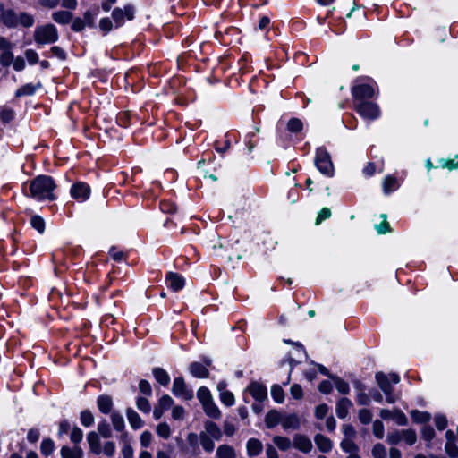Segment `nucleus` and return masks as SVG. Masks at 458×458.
Masks as SVG:
<instances>
[{
	"instance_id": "obj_1",
	"label": "nucleus",
	"mask_w": 458,
	"mask_h": 458,
	"mask_svg": "<svg viewBox=\"0 0 458 458\" xmlns=\"http://www.w3.org/2000/svg\"><path fill=\"white\" fill-rule=\"evenodd\" d=\"M56 185L52 177L47 175H39L34 178L30 184V197L38 200L55 199L54 190Z\"/></svg>"
},
{
	"instance_id": "obj_2",
	"label": "nucleus",
	"mask_w": 458,
	"mask_h": 458,
	"mask_svg": "<svg viewBox=\"0 0 458 458\" xmlns=\"http://www.w3.org/2000/svg\"><path fill=\"white\" fill-rule=\"evenodd\" d=\"M58 39V32L55 25L46 24L38 26L34 31V40L38 44H52Z\"/></svg>"
},
{
	"instance_id": "obj_3",
	"label": "nucleus",
	"mask_w": 458,
	"mask_h": 458,
	"mask_svg": "<svg viewBox=\"0 0 458 458\" xmlns=\"http://www.w3.org/2000/svg\"><path fill=\"white\" fill-rule=\"evenodd\" d=\"M315 165L326 176L332 177L334 175V165L331 157L323 147L318 148L316 150Z\"/></svg>"
},
{
	"instance_id": "obj_4",
	"label": "nucleus",
	"mask_w": 458,
	"mask_h": 458,
	"mask_svg": "<svg viewBox=\"0 0 458 458\" xmlns=\"http://www.w3.org/2000/svg\"><path fill=\"white\" fill-rule=\"evenodd\" d=\"M355 111L364 119L375 120L380 115V109L375 103L369 101L353 102Z\"/></svg>"
},
{
	"instance_id": "obj_5",
	"label": "nucleus",
	"mask_w": 458,
	"mask_h": 458,
	"mask_svg": "<svg viewBox=\"0 0 458 458\" xmlns=\"http://www.w3.org/2000/svg\"><path fill=\"white\" fill-rule=\"evenodd\" d=\"M376 381L379 386V388L384 392L386 394V402L389 403H395L399 396L393 392V386L390 382L389 377L383 373V372H377L375 376Z\"/></svg>"
},
{
	"instance_id": "obj_6",
	"label": "nucleus",
	"mask_w": 458,
	"mask_h": 458,
	"mask_svg": "<svg viewBox=\"0 0 458 458\" xmlns=\"http://www.w3.org/2000/svg\"><path fill=\"white\" fill-rule=\"evenodd\" d=\"M353 102L364 101L373 98L375 90L372 86L365 83L356 84L352 88Z\"/></svg>"
},
{
	"instance_id": "obj_7",
	"label": "nucleus",
	"mask_w": 458,
	"mask_h": 458,
	"mask_svg": "<svg viewBox=\"0 0 458 458\" xmlns=\"http://www.w3.org/2000/svg\"><path fill=\"white\" fill-rule=\"evenodd\" d=\"M172 392L176 396H181L185 400H191L194 396L192 389L189 388L182 377L174 378Z\"/></svg>"
},
{
	"instance_id": "obj_8",
	"label": "nucleus",
	"mask_w": 458,
	"mask_h": 458,
	"mask_svg": "<svg viewBox=\"0 0 458 458\" xmlns=\"http://www.w3.org/2000/svg\"><path fill=\"white\" fill-rule=\"evenodd\" d=\"M112 18L116 27H120L124 23V18L129 21L134 18V8L131 5H126L123 9L114 8L112 12Z\"/></svg>"
},
{
	"instance_id": "obj_9",
	"label": "nucleus",
	"mask_w": 458,
	"mask_h": 458,
	"mask_svg": "<svg viewBox=\"0 0 458 458\" xmlns=\"http://www.w3.org/2000/svg\"><path fill=\"white\" fill-rule=\"evenodd\" d=\"M0 23H4L8 28H16L15 11L6 9L4 4L0 2Z\"/></svg>"
},
{
	"instance_id": "obj_10",
	"label": "nucleus",
	"mask_w": 458,
	"mask_h": 458,
	"mask_svg": "<svg viewBox=\"0 0 458 458\" xmlns=\"http://www.w3.org/2000/svg\"><path fill=\"white\" fill-rule=\"evenodd\" d=\"M90 193V188L84 182H76L71 189V195L73 199L84 201Z\"/></svg>"
},
{
	"instance_id": "obj_11",
	"label": "nucleus",
	"mask_w": 458,
	"mask_h": 458,
	"mask_svg": "<svg viewBox=\"0 0 458 458\" xmlns=\"http://www.w3.org/2000/svg\"><path fill=\"white\" fill-rule=\"evenodd\" d=\"M247 390L258 402H262L267 397V388L258 382H252Z\"/></svg>"
},
{
	"instance_id": "obj_12",
	"label": "nucleus",
	"mask_w": 458,
	"mask_h": 458,
	"mask_svg": "<svg viewBox=\"0 0 458 458\" xmlns=\"http://www.w3.org/2000/svg\"><path fill=\"white\" fill-rule=\"evenodd\" d=\"M293 446L296 449L307 454L311 451L312 443L308 437L304 435L296 434L293 437Z\"/></svg>"
},
{
	"instance_id": "obj_13",
	"label": "nucleus",
	"mask_w": 458,
	"mask_h": 458,
	"mask_svg": "<svg viewBox=\"0 0 458 458\" xmlns=\"http://www.w3.org/2000/svg\"><path fill=\"white\" fill-rule=\"evenodd\" d=\"M166 281L174 291H179L184 286V278L177 273L169 272L166 275Z\"/></svg>"
},
{
	"instance_id": "obj_14",
	"label": "nucleus",
	"mask_w": 458,
	"mask_h": 458,
	"mask_svg": "<svg viewBox=\"0 0 458 458\" xmlns=\"http://www.w3.org/2000/svg\"><path fill=\"white\" fill-rule=\"evenodd\" d=\"M97 405L98 410L104 413L107 414L111 412L113 407V399L109 395L102 394L99 395L97 399Z\"/></svg>"
},
{
	"instance_id": "obj_15",
	"label": "nucleus",
	"mask_w": 458,
	"mask_h": 458,
	"mask_svg": "<svg viewBox=\"0 0 458 458\" xmlns=\"http://www.w3.org/2000/svg\"><path fill=\"white\" fill-rule=\"evenodd\" d=\"M314 442H315L316 445L318 446V448L322 453H328L331 451V449L333 447L332 441L328 437H327L321 434H317L315 436Z\"/></svg>"
},
{
	"instance_id": "obj_16",
	"label": "nucleus",
	"mask_w": 458,
	"mask_h": 458,
	"mask_svg": "<svg viewBox=\"0 0 458 458\" xmlns=\"http://www.w3.org/2000/svg\"><path fill=\"white\" fill-rule=\"evenodd\" d=\"M352 406V403L351 402L350 399H348L346 397L341 398L336 404V408H335L336 415L340 419H344L348 415V411Z\"/></svg>"
},
{
	"instance_id": "obj_17",
	"label": "nucleus",
	"mask_w": 458,
	"mask_h": 458,
	"mask_svg": "<svg viewBox=\"0 0 458 458\" xmlns=\"http://www.w3.org/2000/svg\"><path fill=\"white\" fill-rule=\"evenodd\" d=\"M15 19L17 21V26L21 25L24 28H30L34 25L35 22L34 16L26 12H21L19 14L15 13Z\"/></svg>"
},
{
	"instance_id": "obj_18",
	"label": "nucleus",
	"mask_w": 458,
	"mask_h": 458,
	"mask_svg": "<svg viewBox=\"0 0 458 458\" xmlns=\"http://www.w3.org/2000/svg\"><path fill=\"white\" fill-rule=\"evenodd\" d=\"M190 372L199 378H206L208 377L209 372L206 366L199 362H192L189 367Z\"/></svg>"
},
{
	"instance_id": "obj_19",
	"label": "nucleus",
	"mask_w": 458,
	"mask_h": 458,
	"mask_svg": "<svg viewBox=\"0 0 458 458\" xmlns=\"http://www.w3.org/2000/svg\"><path fill=\"white\" fill-rule=\"evenodd\" d=\"M263 449L262 443L257 438H250L247 442V453L250 457L259 455Z\"/></svg>"
},
{
	"instance_id": "obj_20",
	"label": "nucleus",
	"mask_w": 458,
	"mask_h": 458,
	"mask_svg": "<svg viewBox=\"0 0 458 458\" xmlns=\"http://www.w3.org/2000/svg\"><path fill=\"white\" fill-rule=\"evenodd\" d=\"M281 424L285 429H297L300 427V420L296 414H289L282 417Z\"/></svg>"
},
{
	"instance_id": "obj_21",
	"label": "nucleus",
	"mask_w": 458,
	"mask_h": 458,
	"mask_svg": "<svg viewBox=\"0 0 458 458\" xmlns=\"http://www.w3.org/2000/svg\"><path fill=\"white\" fill-rule=\"evenodd\" d=\"M62 458H82L83 451L81 447L75 445L73 448H70L66 445L61 448Z\"/></svg>"
},
{
	"instance_id": "obj_22",
	"label": "nucleus",
	"mask_w": 458,
	"mask_h": 458,
	"mask_svg": "<svg viewBox=\"0 0 458 458\" xmlns=\"http://www.w3.org/2000/svg\"><path fill=\"white\" fill-rule=\"evenodd\" d=\"M87 440L89 445V449L92 453L99 454L101 453L100 439L98 433L91 431L87 435Z\"/></svg>"
},
{
	"instance_id": "obj_23",
	"label": "nucleus",
	"mask_w": 458,
	"mask_h": 458,
	"mask_svg": "<svg viewBox=\"0 0 458 458\" xmlns=\"http://www.w3.org/2000/svg\"><path fill=\"white\" fill-rule=\"evenodd\" d=\"M152 373L156 380L162 386H166L169 384L170 377L162 368H154Z\"/></svg>"
},
{
	"instance_id": "obj_24",
	"label": "nucleus",
	"mask_w": 458,
	"mask_h": 458,
	"mask_svg": "<svg viewBox=\"0 0 458 458\" xmlns=\"http://www.w3.org/2000/svg\"><path fill=\"white\" fill-rule=\"evenodd\" d=\"M127 418L131 428L137 429L142 427L143 422L139 414L131 408L126 411Z\"/></svg>"
},
{
	"instance_id": "obj_25",
	"label": "nucleus",
	"mask_w": 458,
	"mask_h": 458,
	"mask_svg": "<svg viewBox=\"0 0 458 458\" xmlns=\"http://www.w3.org/2000/svg\"><path fill=\"white\" fill-rule=\"evenodd\" d=\"M53 20L60 24H67L72 19V13L68 11H57L52 13Z\"/></svg>"
},
{
	"instance_id": "obj_26",
	"label": "nucleus",
	"mask_w": 458,
	"mask_h": 458,
	"mask_svg": "<svg viewBox=\"0 0 458 458\" xmlns=\"http://www.w3.org/2000/svg\"><path fill=\"white\" fill-rule=\"evenodd\" d=\"M205 413L213 419H218L221 415V412L217 406L213 402V399L209 402L205 403L202 404Z\"/></svg>"
},
{
	"instance_id": "obj_27",
	"label": "nucleus",
	"mask_w": 458,
	"mask_h": 458,
	"mask_svg": "<svg viewBox=\"0 0 458 458\" xmlns=\"http://www.w3.org/2000/svg\"><path fill=\"white\" fill-rule=\"evenodd\" d=\"M282 417L283 416H281V414L275 410L268 411L265 418L267 427L274 428L278 423H281Z\"/></svg>"
},
{
	"instance_id": "obj_28",
	"label": "nucleus",
	"mask_w": 458,
	"mask_h": 458,
	"mask_svg": "<svg viewBox=\"0 0 458 458\" xmlns=\"http://www.w3.org/2000/svg\"><path fill=\"white\" fill-rule=\"evenodd\" d=\"M216 458H236V454L232 446L222 445L216 450Z\"/></svg>"
},
{
	"instance_id": "obj_29",
	"label": "nucleus",
	"mask_w": 458,
	"mask_h": 458,
	"mask_svg": "<svg viewBox=\"0 0 458 458\" xmlns=\"http://www.w3.org/2000/svg\"><path fill=\"white\" fill-rule=\"evenodd\" d=\"M205 429L211 438L219 440L222 437V432L220 428L216 423L212 421H207L205 423Z\"/></svg>"
},
{
	"instance_id": "obj_30",
	"label": "nucleus",
	"mask_w": 458,
	"mask_h": 458,
	"mask_svg": "<svg viewBox=\"0 0 458 458\" xmlns=\"http://www.w3.org/2000/svg\"><path fill=\"white\" fill-rule=\"evenodd\" d=\"M111 421L116 431H123L124 429L125 425L123 417L118 411H114L111 412Z\"/></svg>"
},
{
	"instance_id": "obj_31",
	"label": "nucleus",
	"mask_w": 458,
	"mask_h": 458,
	"mask_svg": "<svg viewBox=\"0 0 458 458\" xmlns=\"http://www.w3.org/2000/svg\"><path fill=\"white\" fill-rule=\"evenodd\" d=\"M398 188V183L396 178L393 176H386L383 182V190L386 194L390 193L391 191L396 190Z\"/></svg>"
},
{
	"instance_id": "obj_32",
	"label": "nucleus",
	"mask_w": 458,
	"mask_h": 458,
	"mask_svg": "<svg viewBox=\"0 0 458 458\" xmlns=\"http://www.w3.org/2000/svg\"><path fill=\"white\" fill-rule=\"evenodd\" d=\"M340 445L343 451L345 453L352 454L359 451V447L354 443L353 438H344Z\"/></svg>"
},
{
	"instance_id": "obj_33",
	"label": "nucleus",
	"mask_w": 458,
	"mask_h": 458,
	"mask_svg": "<svg viewBox=\"0 0 458 458\" xmlns=\"http://www.w3.org/2000/svg\"><path fill=\"white\" fill-rule=\"evenodd\" d=\"M199 439H200L201 445L206 452L213 451V449L215 447V444H214L212 438L207 433L201 432L199 435Z\"/></svg>"
},
{
	"instance_id": "obj_34",
	"label": "nucleus",
	"mask_w": 458,
	"mask_h": 458,
	"mask_svg": "<svg viewBox=\"0 0 458 458\" xmlns=\"http://www.w3.org/2000/svg\"><path fill=\"white\" fill-rule=\"evenodd\" d=\"M331 379L334 380L335 387L339 393H341L343 394H347L349 393V391H350L349 385L344 380H343L342 378H340L337 376L331 377Z\"/></svg>"
},
{
	"instance_id": "obj_35",
	"label": "nucleus",
	"mask_w": 458,
	"mask_h": 458,
	"mask_svg": "<svg viewBox=\"0 0 458 458\" xmlns=\"http://www.w3.org/2000/svg\"><path fill=\"white\" fill-rule=\"evenodd\" d=\"M273 442L282 451H286L291 447V441L285 437L276 436L273 438Z\"/></svg>"
},
{
	"instance_id": "obj_36",
	"label": "nucleus",
	"mask_w": 458,
	"mask_h": 458,
	"mask_svg": "<svg viewBox=\"0 0 458 458\" xmlns=\"http://www.w3.org/2000/svg\"><path fill=\"white\" fill-rule=\"evenodd\" d=\"M98 431L104 438H110L112 437L111 428L106 420H103L98 423Z\"/></svg>"
},
{
	"instance_id": "obj_37",
	"label": "nucleus",
	"mask_w": 458,
	"mask_h": 458,
	"mask_svg": "<svg viewBox=\"0 0 458 458\" xmlns=\"http://www.w3.org/2000/svg\"><path fill=\"white\" fill-rule=\"evenodd\" d=\"M411 416L413 420V421L417 423H424L428 422L430 420V414L425 411H420L417 410H414L411 412Z\"/></svg>"
},
{
	"instance_id": "obj_38",
	"label": "nucleus",
	"mask_w": 458,
	"mask_h": 458,
	"mask_svg": "<svg viewBox=\"0 0 458 458\" xmlns=\"http://www.w3.org/2000/svg\"><path fill=\"white\" fill-rule=\"evenodd\" d=\"M80 420H81V423L84 427H90L94 423V416H93L92 412L89 410H84L81 412Z\"/></svg>"
},
{
	"instance_id": "obj_39",
	"label": "nucleus",
	"mask_w": 458,
	"mask_h": 458,
	"mask_svg": "<svg viewBox=\"0 0 458 458\" xmlns=\"http://www.w3.org/2000/svg\"><path fill=\"white\" fill-rule=\"evenodd\" d=\"M55 449V444L52 439L46 438L41 442L40 451L44 455H49Z\"/></svg>"
},
{
	"instance_id": "obj_40",
	"label": "nucleus",
	"mask_w": 458,
	"mask_h": 458,
	"mask_svg": "<svg viewBox=\"0 0 458 458\" xmlns=\"http://www.w3.org/2000/svg\"><path fill=\"white\" fill-rule=\"evenodd\" d=\"M303 128L302 122L298 118H292L287 123V129L291 132H300Z\"/></svg>"
},
{
	"instance_id": "obj_41",
	"label": "nucleus",
	"mask_w": 458,
	"mask_h": 458,
	"mask_svg": "<svg viewBox=\"0 0 458 458\" xmlns=\"http://www.w3.org/2000/svg\"><path fill=\"white\" fill-rule=\"evenodd\" d=\"M271 395L276 403H283L284 400V393L279 385H274L271 388Z\"/></svg>"
},
{
	"instance_id": "obj_42",
	"label": "nucleus",
	"mask_w": 458,
	"mask_h": 458,
	"mask_svg": "<svg viewBox=\"0 0 458 458\" xmlns=\"http://www.w3.org/2000/svg\"><path fill=\"white\" fill-rule=\"evenodd\" d=\"M30 225L40 233L45 230V221L39 216H32L30 218Z\"/></svg>"
},
{
	"instance_id": "obj_43",
	"label": "nucleus",
	"mask_w": 458,
	"mask_h": 458,
	"mask_svg": "<svg viewBox=\"0 0 458 458\" xmlns=\"http://www.w3.org/2000/svg\"><path fill=\"white\" fill-rule=\"evenodd\" d=\"M35 90H36V86H34L31 83H28V84L22 86L21 88H20L16 91L15 96L16 97L30 96L35 93Z\"/></svg>"
},
{
	"instance_id": "obj_44",
	"label": "nucleus",
	"mask_w": 458,
	"mask_h": 458,
	"mask_svg": "<svg viewBox=\"0 0 458 458\" xmlns=\"http://www.w3.org/2000/svg\"><path fill=\"white\" fill-rule=\"evenodd\" d=\"M197 397L199 400V402L201 403V404H204L205 403L212 400V396H211L209 390L205 386H201L198 390Z\"/></svg>"
},
{
	"instance_id": "obj_45",
	"label": "nucleus",
	"mask_w": 458,
	"mask_h": 458,
	"mask_svg": "<svg viewBox=\"0 0 458 458\" xmlns=\"http://www.w3.org/2000/svg\"><path fill=\"white\" fill-rule=\"evenodd\" d=\"M404 440L408 445H412L416 440V433L412 429H404L402 430V440Z\"/></svg>"
},
{
	"instance_id": "obj_46",
	"label": "nucleus",
	"mask_w": 458,
	"mask_h": 458,
	"mask_svg": "<svg viewBox=\"0 0 458 458\" xmlns=\"http://www.w3.org/2000/svg\"><path fill=\"white\" fill-rule=\"evenodd\" d=\"M393 420H395L396 424L400 426H405L408 424V419L405 414L399 409L393 411Z\"/></svg>"
},
{
	"instance_id": "obj_47",
	"label": "nucleus",
	"mask_w": 458,
	"mask_h": 458,
	"mask_svg": "<svg viewBox=\"0 0 458 458\" xmlns=\"http://www.w3.org/2000/svg\"><path fill=\"white\" fill-rule=\"evenodd\" d=\"M14 118V112L9 107H3L0 111V120L4 123L11 122Z\"/></svg>"
},
{
	"instance_id": "obj_48",
	"label": "nucleus",
	"mask_w": 458,
	"mask_h": 458,
	"mask_svg": "<svg viewBox=\"0 0 458 458\" xmlns=\"http://www.w3.org/2000/svg\"><path fill=\"white\" fill-rule=\"evenodd\" d=\"M371 454L374 458H386V449L380 443H377L373 446Z\"/></svg>"
},
{
	"instance_id": "obj_49",
	"label": "nucleus",
	"mask_w": 458,
	"mask_h": 458,
	"mask_svg": "<svg viewBox=\"0 0 458 458\" xmlns=\"http://www.w3.org/2000/svg\"><path fill=\"white\" fill-rule=\"evenodd\" d=\"M137 408L145 412L148 413L150 411L151 406L148 399L144 397H138L136 401Z\"/></svg>"
},
{
	"instance_id": "obj_50",
	"label": "nucleus",
	"mask_w": 458,
	"mask_h": 458,
	"mask_svg": "<svg viewBox=\"0 0 458 458\" xmlns=\"http://www.w3.org/2000/svg\"><path fill=\"white\" fill-rule=\"evenodd\" d=\"M83 437L82 430L78 427H73L70 435V439L75 445L79 444Z\"/></svg>"
},
{
	"instance_id": "obj_51",
	"label": "nucleus",
	"mask_w": 458,
	"mask_h": 458,
	"mask_svg": "<svg viewBox=\"0 0 458 458\" xmlns=\"http://www.w3.org/2000/svg\"><path fill=\"white\" fill-rule=\"evenodd\" d=\"M221 402L226 406H232L234 403V396L233 393L229 391H224L220 393Z\"/></svg>"
},
{
	"instance_id": "obj_52",
	"label": "nucleus",
	"mask_w": 458,
	"mask_h": 458,
	"mask_svg": "<svg viewBox=\"0 0 458 458\" xmlns=\"http://www.w3.org/2000/svg\"><path fill=\"white\" fill-rule=\"evenodd\" d=\"M157 432L161 437H163L165 439H167L171 434L169 426L165 422L160 423L157 427Z\"/></svg>"
},
{
	"instance_id": "obj_53",
	"label": "nucleus",
	"mask_w": 458,
	"mask_h": 458,
	"mask_svg": "<svg viewBox=\"0 0 458 458\" xmlns=\"http://www.w3.org/2000/svg\"><path fill=\"white\" fill-rule=\"evenodd\" d=\"M174 404V400L172 399L171 396H169L168 394H165L163 395L159 401H158V404L164 411H166L168 410L172 405Z\"/></svg>"
},
{
	"instance_id": "obj_54",
	"label": "nucleus",
	"mask_w": 458,
	"mask_h": 458,
	"mask_svg": "<svg viewBox=\"0 0 458 458\" xmlns=\"http://www.w3.org/2000/svg\"><path fill=\"white\" fill-rule=\"evenodd\" d=\"M359 420L362 424H369L372 420L371 411L367 409H361L359 411Z\"/></svg>"
},
{
	"instance_id": "obj_55",
	"label": "nucleus",
	"mask_w": 458,
	"mask_h": 458,
	"mask_svg": "<svg viewBox=\"0 0 458 458\" xmlns=\"http://www.w3.org/2000/svg\"><path fill=\"white\" fill-rule=\"evenodd\" d=\"M402 440V430H395L387 435L386 441L390 445H397Z\"/></svg>"
},
{
	"instance_id": "obj_56",
	"label": "nucleus",
	"mask_w": 458,
	"mask_h": 458,
	"mask_svg": "<svg viewBox=\"0 0 458 458\" xmlns=\"http://www.w3.org/2000/svg\"><path fill=\"white\" fill-rule=\"evenodd\" d=\"M373 434L378 439H382L384 437V425L380 420H376L373 423Z\"/></svg>"
},
{
	"instance_id": "obj_57",
	"label": "nucleus",
	"mask_w": 458,
	"mask_h": 458,
	"mask_svg": "<svg viewBox=\"0 0 458 458\" xmlns=\"http://www.w3.org/2000/svg\"><path fill=\"white\" fill-rule=\"evenodd\" d=\"M381 216L384 218L383 222L379 225H376V229L378 233L384 234L391 231L389 223L386 221V215H381Z\"/></svg>"
},
{
	"instance_id": "obj_58",
	"label": "nucleus",
	"mask_w": 458,
	"mask_h": 458,
	"mask_svg": "<svg viewBox=\"0 0 458 458\" xmlns=\"http://www.w3.org/2000/svg\"><path fill=\"white\" fill-rule=\"evenodd\" d=\"M13 60V55L8 49L4 50V52L2 53L0 55V64L4 66L10 65L12 64Z\"/></svg>"
},
{
	"instance_id": "obj_59",
	"label": "nucleus",
	"mask_w": 458,
	"mask_h": 458,
	"mask_svg": "<svg viewBox=\"0 0 458 458\" xmlns=\"http://www.w3.org/2000/svg\"><path fill=\"white\" fill-rule=\"evenodd\" d=\"M139 389L145 395L150 396L152 394L151 386L149 382L145 379L140 381Z\"/></svg>"
},
{
	"instance_id": "obj_60",
	"label": "nucleus",
	"mask_w": 458,
	"mask_h": 458,
	"mask_svg": "<svg viewBox=\"0 0 458 458\" xmlns=\"http://www.w3.org/2000/svg\"><path fill=\"white\" fill-rule=\"evenodd\" d=\"M445 449L450 457H453V458L458 457V447L455 445V442L446 443Z\"/></svg>"
},
{
	"instance_id": "obj_61",
	"label": "nucleus",
	"mask_w": 458,
	"mask_h": 458,
	"mask_svg": "<svg viewBox=\"0 0 458 458\" xmlns=\"http://www.w3.org/2000/svg\"><path fill=\"white\" fill-rule=\"evenodd\" d=\"M331 216V210L328 208H323L318 213L316 218V225H319L325 219H327Z\"/></svg>"
},
{
	"instance_id": "obj_62",
	"label": "nucleus",
	"mask_w": 458,
	"mask_h": 458,
	"mask_svg": "<svg viewBox=\"0 0 458 458\" xmlns=\"http://www.w3.org/2000/svg\"><path fill=\"white\" fill-rule=\"evenodd\" d=\"M435 425L438 430H443L447 425V419L444 415H437L435 417Z\"/></svg>"
},
{
	"instance_id": "obj_63",
	"label": "nucleus",
	"mask_w": 458,
	"mask_h": 458,
	"mask_svg": "<svg viewBox=\"0 0 458 458\" xmlns=\"http://www.w3.org/2000/svg\"><path fill=\"white\" fill-rule=\"evenodd\" d=\"M421 433H422V437L427 441L432 440L435 437V431H434L433 428H431L430 426L423 427Z\"/></svg>"
},
{
	"instance_id": "obj_64",
	"label": "nucleus",
	"mask_w": 458,
	"mask_h": 458,
	"mask_svg": "<svg viewBox=\"0 0 458 458\" xmlns=\"http://www.w3.org/2000/svg\"><path fill=\"white\" fill-rule=\"evenodd\" d=\"M343 432L344 438H354L356 437V431L352 425L345 424L343 426Z\"/></svg>"
}]
</instances>
